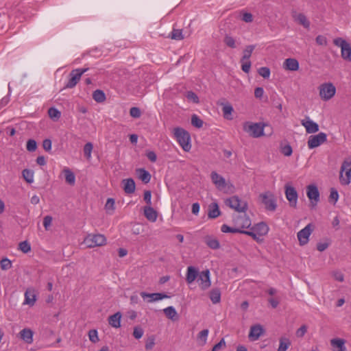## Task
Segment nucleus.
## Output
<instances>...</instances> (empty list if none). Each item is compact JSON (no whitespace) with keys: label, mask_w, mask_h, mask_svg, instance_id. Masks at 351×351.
Wrapping results in <instances>:
<instances>
[{"label":"nucleus","mask_w":351,"mask_h":351,"mask_svg":"<svg viewBox=\"0 0 351 351\" xmlns=\"http://www.w3.org/2000/svg\"><path fill=\"white\" fill-rule=\"evenodd\" d=\"M173 136L182 149L186 152L191 149V139L190 134L184 128L177 127L173 130Z\"/></svg>","instance_id":"f257e3e1"},{"label":"nucleus","mask_w":351,"mask_h":351,"mask_svg":"<svg viewBox=\"0 0 351 351\" xmlns=\"http://www.w3.org/2000/svg\"><path fill=\"white\" fill-rule=\"evenodd\" d=\"M210 178L215 187L220 191L227 194H231L234 192V186L232 184L230 181H226L222 176L217 172H211Z\"/></svg>","instance_id":"f03ea898"},{"label":"nucleus","mask_w":351,"mask_h":351,"mask_svg":"<svg viewBox=\"0 0 351 351\" xmlns=\"http://www.w3.org/2000/svg\"><path fill=\"white\" fill-rule=\"evenodd\" d=\"M269 230V228L265 223L259 222L251 226L245 234L251 237L256 241L261 243L263 241V237L268 234Z\"/></svg>","instance_id":"7ed1b4c3"},{"label":"nucleus","mask_w":351,"mask_h":351,"mask_svg":"<svg viewBox=\"0 0 351 351\" xmlns=\"http://www.w3.org/2000/svg\"><path fill=\"white\" fill-rule=\"evenodd\" d=\"M266 126L267 124L263 122L246 121L243 123V128L249 136L256 138L265 135L264 129Z\"/></svg>","instance_id":"20e7f679"},{"label":"nucleus","mask_w":351,"mask_h":351,"mask_svg":"<svg viewBox=\"0 0 351 351\" xmlns=\"http://www.w3.org/2000/svg\"><path fill=\"white\" fill-rule=\"evenodd\" d=\"M232 223L238 230L239 233L245 234L252 225L250 218L245 213H239L232 217Z\"/></svg>","instance_id":"39448f33"},{"label":"nucleus","mask_w":351,"mask_h":351,"mask_svg":"<svg viewBox=\"0 0 351 351\" xmlns=\"http://www.w3.org/2000/svg\"><path fill=\"white\" fill-rule=\"evenodd\" d=\"M333 44L341 49V57L345 61L351 62V44L343 38L337 37Z\"/></svg>","instance_id":"423d86ee"},{"label":"nucleus","mask_w":351,"mask_h":351,"mask_svg":"<svg viewBox=\"0 0 351 351\" xmlns=\"http://www.w3.org/2000/svg\"><path fill=\"white\" fill-rule=\"evenodd\" d=\"M106 238L101 234H88L84 239L83 243L88 248L100 247L106 245Z\"/></svg>","instance_id":"0eeeda50"},{"label":"nucleus","mask_w":351,"mask_h":351,"mask_svg":"<svg viewBox=\"0 0 351 351\" xmlns=\"http://www.w3.org/2000/svg\"><path fill=\"white\" fill-rule=\"evenodd\" d=\"M339 182L342 185H348L351 182V159L347 158L341 164L339 171Z\"/></svg>","instance_id":"6e6552de"},{"label":"nucleus","mask_w":351,"mask_h":351,"mask_svg":"<svg viewBox=\"0 0 351 351\" xmlns=\"http://www.w3.org/2000/svg\"><path fill=\"white\" fill-rule=\"evenodd\" d=\"M318 90L319 97L324 101L330 100L336 93V88L330 82L322 84L319 86Z\"/></svg>","instance_id":"1a4fd4ad"},{"label":"nucleus","mask_w":351,"mask_h":351,"mask_svg":"<svg viewBox=\"0 0 351 351\" xmlns=\"http://www.w3.org/2000/svg\"><path fill=\"white\" fill-rule=\"evenodd\" d=\"M226 206L235 210L239 213H245L247 208V203L241 200L237 196L230 197L225 200Z\"/></svg>","instance_id":"9d476101"},{"label":"nucleus","mask_w":351,"mask_h":351,"mask_svg":"<svg viewBox=\"0 0 351 351\" xmlns=\"http://www.w3.org/2000/svg\"><path fill=\"white\" fill-rule=\"evenodd\" d=\"M261 203L265 208L270 211H274L276 208V200L274 195L270 191H266L259 195Z\"/></svg>","instance_id":"9b49d317"},{"label":"nucleus","mask_w":351,"mask_h":351,"mask_svg":"<svg viewBox=\"0 0 351 351\" xmlns=\"http://www.w3.org/2000/svg\"><path fill=\"white\" fill-rule=\"evenodd\" d=\"M314 228L313 224L308 223L298 232L297 238L300 245L304 246L308 243L310 237L314 230Z\"/></svg>","instance_id":"f8f14e48"},{"label":"nucleus","mask_w":351,"mask_h":351,"mask_svg":"<svg viewBox=\"0 0 351 351\" xmlns=\"http://www.w3.org/2000/svg\"><path fill=\"white\" fill-rule=\"evenodd\" d=\"M327 141V134L324 132H319L317 134L311 135L307 141L308 149H313L323 145Z\"/></svg>","instance_id":"ddd939ff"},{"label":"nucleus","mask_w":351,"mask_h":351,"mask_svg":"<svg viewBox=\"0 0 351 351\" xmlns=\"http://www.w3.org/2000/svg\"><path fill=\"white\" fill-rule=\"evenodd\" d=\"M285 194L289 206L295 208L298 199V194L296 189L290 184H286L285 186Z\"/></svg>","instance_id":"4468645a"},{"label":"nucleus","mask_w":351,"mask_h":351,"mask_svg":"<svg viewBox=\"0 0 351 351\" xmlns=\"http://www.w3.org/2000/svg\"><path fill=\"white\" fill-rule=\"evenodd\" d=\"M88 68L76 69L72 70L69 74V79L65 85L67 88H72L76 86L80 80L82 75L88 71Z\"/></svg>","instance_id":"2eb2a0df"},{"label":"nucleus","mask_w":351,"mask_h":351,"mask_svg":"<svg viewBox=\"0 0 351 351\" xmlns=\"http://www.w3.org/2000/svg\"><path fill=\"white\" fill-rule=\"evenodd\" d=\"M306 195L310 201L311 206L315 207L319 201V192L317 187L314 184L307 186Z\"/></svg>","instance_id":"dca6fc26"},{"label":"nucleus","mask_w":351,"mask_h":351,"mask_svg":"<svg viewBox=\"0 0 351 351\" xmlns=\"http://www.w3.org/2000/svg\"><path fill=\"white\" fill-rule=\"evenodd\" d=\"M197 282L199 287L206 290L208 289L211 285V281L210 278V271L208 269L201 271L197 276Z\"/></svg>","instance_id":"f3484780"},{"label":"nucleus","mask_w":351,"mask_h":351,"mask_svg":"<svg viewBox=\"0 0 351 351\" xmlns=\"http://www.w3.org/2000/svg\"><path fill=\"white\" fill-rule=\"evenodd\" d=\"M140 295L144 300L149 303L170 298V296L167 295V294L162 293H148L143 291L141 292Z\"/></svg>","instance_id":"a211bd4d"},{"label":"nucleus","mask_w":351,"mask_h":351,"mask_svg":"<svg viewBox=\"0 0 351 351\" xmlns=\"http://www.w3.org/2000/svg\"><path fill=\"white\" fill-rule=\"evenodd\" d=\"M24 297L25 299L23 304L33 306L37 300L36 289L33 287L27 288L25 292Z\"/></svg>","instance_id":"6ab92c4d"},{"label":"nucleus","mask_w":351,"mask_h":351,"mask_svg":"<svg viewBox=\"0 0 351 351\" xmlns=\"http://www.w3.org/2000/svg\"><path fill=\"white\" fill-rule=\"evenodd\" d=\"M301 125L305 128L308 134H315L319 130V125L311 120L308 117H306L301 121Z\"/></svg>","instance_id":"aec40b11"},{"label":"nucleus","mask_w":351,"mask_h":351,"mask_svg":"<svg viewBox=\"0 0 351 351\" xmlns=\"http://www.w3.org/2000/svg\"><path fill=\"white\" fill-rule=\"evenodd\" d=\"M265 330L261 324H255L250 327L248 338L250 341L258 340L263 334Z\"/></svg>","instance_id":"412c9836"},{"label":"nucleus","mask_w":351,"mask_h":351,"mask_svg":"<svg viewBox=\"0 0 351 351\" xmlns=\"http://www.w3.org/2000/svg\"><path fill=\"white\" fill-rule=\"evenodd\" d=\"M346 341L342 338H333L330 339V343L332 351H348L346 346Z\"/></svg>","instance_id":"4be33fe9"},{"label":"nucleus","mask_w":351,"mask_h":351,"mask_svg":"<svg viewBox=\"0 0 351 351\" xmlns=\"http://www.w3.org/2000/svg\"><path fill=\"white\" fill-rule=\"evenodd\" d=\"M291 16L295 22L302 25L306 29L309 28L310 22L303 13L293 11L291 13Z\"/></svg>","instance_id":"5701e85b"},{"label":"nucleus","mask_w":351,"mask_h":351,"mask_svg":"<svg viewBox=\"0 0 351 351\" xmlns=\"http://www.w3.org/2000/svg\"><path fill=\"white\" fill-rule=\"evenodd\" d=\"M123 189L126 194L134 193L136 184L132 178L123 179L122 180Z\"/></svg>","instance_id":"b1692460"},{"label":"nucleus","mask_w":351,"mask_h":351,"mask_svg":"<svg viewBox=\"0 0 351 351\" xmlns=\"http://www.w3.org/2000/svg\"><path fill=\"white\" fill-rule=\"evenodd\" d=\"M299 67V62L295 58H287L283 62V68L287 71H296Z\"/></svg>","instance_id":"393cba45"},{"label":"nucleus","mask_w":351,"mask_h":351,"mask_svg":"<svg viewBox=\"0 0 351 351\" xmlns=\"http://www.w3.org/2000/svg\"><path fill=\"white\" fill-rule=\"evenodd\" d=\"M221 215L217 203L213 202L208 206V217L210 219H215Z\"/></svg>","instance_id":"a878e982"},{"label":"nucleus","mask_w":351,"mask_h":351,"mask_svg":"<svg viewBox=\"0 0 351 351\" xmlns=\"http://www.w3.org/2000/svg\"><path fill=\"white\" fill-rule=\"evenodd\" d=\"M62 173L64 176L66 182L71 186H73L75 183V176L73 171L69 167H64Z\"/></svg>","instance_id":"bb28decb"},{"label":"nucleus","mask_w":351,"mask_h":351,"mask_svg":"<svg viewBox=\"0 0 351 351\" xmlns=\"http://www.w3.org/2000/svg\"><path fill=\"white\" fill-rule=\"evenodd\" d=\"M144 215L147 219L151 222H155L158 217L157 212L151 206L144 208Z\"/></svg>","instance_id":"cd10ccee"},{"label":"nucleus","mask_w":351,"mask_h":351,"mask_svg":"<svg viewBox=\"0 0 351 351\" xmlns=\"http://www.w3.org/2000/svg\"><path fill=\"white\" fill-rule=\"evenodd\" d=\"M165 316L172 322L178 321L179 319L178 314L173 306H168L163 309Z\"/></svg>","instance_id":"c85d7f7f"},{"label":"nucleus","mask_w":351,"mask_h":351,"mask_svg":"<svg viewBox=\"0 0 351 351\" xmlns=\"http://www.w3.org/2000/svg\"><path fill=\"white\" fill-rule=\"evenodd\" d=\"M121 314L120 312H117L109 317L108 323L112 327L119 328L121 327Z\"/></svg>","instance_id":"c756f323"},{"label":"nucleus","mask_w":351,"mask_h":351,"mask_svg":"<svg viewBox=\"0 0 351 351\" xmlns=\"http://www.w3.org/2000/svg\"><path fill=\"white\" fill-rule=\"evenodd\" d=\"M33 331L29 328H24L20 332V337L27 343L33 342Z\"/></svg>","instance_id":"7c9ffc66"},{"label":"nucleus","mask_w":351,"mask_h":351,"mask_svg":"<svg viewBox=\"0 0 351 351\" xmlns=\"http://www.w3.org/2000/svg\"><path fill=\"white\" fill-rule=\"evenodd\" d=\"M234 109L231 104L226 103L222 104V112L223 117L227 120H232V112Z\"/></svg>","instance_id":"2f4dec72"},{"label":"nucleus","mask_w":351,"mask_h":351,"mask_svg":"<svg viewBox=\"0 0 351 351\" xmlns=\"http://www.w3.org/2000/svg\"><path fill=\"white\" fill-rule=\"evenodd\" d=\"M198 275V271L194 267H188L186 278V282L189 284H191L197 278Z\"/></svg>","instance_id":"473e14b6"},{"label":"nucleus","mask_w":351,"mask_h":351,"mask_svg":"<svg viewBox=\"0 0 351 351\" xmlns=\"http://www.w3.org/2000/svg\"><path fill=\"white\" fill-rule=\"evenodd\" d=\"M138 178L144 183H148L151 180L150 173L144 169L139 168L136 170Z\"/></svg>","instance_id":"72a5a7b5"},{"label":"nucleus","mask_w":351,"mask_h":351,"mask_svg":"<svg viewBox=\"0 0 351 351\" xmlns=\"http://www.w3.org/2000/svg\"><path fill=\"white\" fill-rule=\"evenodd\" d=\"M206 244L213 250H217L220 247V243L218 239L211 236H207L205 238Z\"/></svg>","instance_id":"f704fd0d"},{"label":"nucleus","mask_w":351,"mask_h":351,"mask_svg":"<svg viewBox=\"0 0 351 351\" xmlns=\"http://www.w3.org/2000/svg\"><path fill=\"white\" fill-rule=\"evenodd\" d=\"M209 334L208 329L201 330L197 335V341L199 346H204L207 343V339Z\"/></svg>","instance_id":"c9c22d12"},{"label":"nucleus","mask_w":351,"mask_h":351,"mask_svg":"<svg viewBox=\"0 0 351 351\" xmlns=\"http://www.w3.org/2000/svg\"><path fill=\"white\" fill-rule=\"evenodd\" d=\"M22 176L23 179L29 184H32L34 181V172L31 169H23L22 171Z\"/></svg>","instance_id":"e433bc0d"},{"label":"nucleus","mask_w":351,"mask_h":351,"mask_svg":"<svg viewBox=\"0 0 351 351\" xmlns=\"http://www.w3.org/2000/svg\"><path fill=\"white\" fill-rule=\"evenodd\" d=\"M291 346V341L287 337H282L279 340L278 351H287Z\"/></svg>","instance_id":"4c0bfd02"},{"label":"nucleus","mask_w":351,"mask_h":351,"mask_svg":"<svg viewBox=\"0 0 351 351\" xmlns=\"http://www.w3.org/2000/svg\"><path fill=\"white\" fill-rule=\"evenodd\" d=\"M254 49H255L254 45H250L246 46V47L245 48V49L243 51V56H242L241 60L250 61V58L252 53L253 51L254 50Z\"/></svg>","instance_id":"58836bf2"},{"label":"nucleus","mask_w":351,"mask_h":351,"mask_svg":"<svg viewBox=\"0 0 351 351\" xmlns=\"http://www.w3.org/2000/svg\"><path fill=\"white\" fill-rule=\"evenodd\" d=\"M223 43L227 47L231 49H235L237 47L236 39L230 35L227 34L224 36Z\"/></svg>","instance_id":"ea45409f"},{"label":"nucleus","mask_w":351,"mask_h":351,"mask_svg":"<svg viewBox=\"0 0 351 351\" xmlns=\"http://www.w3.org/2000/svg\"><path fill=\"white\" fill-rule=\"evenodd\" d=\"M105 210L108 215H112L115 210V202L112 198H108L105 204Z\"/></svg>","instance_id":"a19ab883"},{"label":"nucleus","mask_w":351,"mask_h":351,"mask_svg":"<svg viewBox=\"0 0 351 351\" xmlns=\"http://www.w3.org/2000/svg\"><path fill=\"white\" fill-rule=\"evenodd\" d=\"M169 38L176 40H181L184 39L182 30L178 29H173L172 32L169 34Z\"/></svg>","instance_id":"79ce46f5"},{"label":"nucleus","mask_w":351,"mask_h":351,"mask_svg":"<svg viewBox=\"0 0 351 351\" xmlns=\"http://www.w3.org/2000/svg\"><path fill=\"white\" fill-rule=\"evenodd\" d=\"M93 99L99 103H101L106 100V95L101 90H96L93 93Z\"/></svg>","instance_id":"37998d69"},{"label":"nucleus","mask_w":351,"mask_h":351,"mask_svg":"<svg viewBox=\"0 0 351 351\" xmlns=\"http://www.w3.org/2000/svg\"><path fill=\"white\" fill-rule=\"evenodd\" d=\"M18 250L24 254H27L32 250L31 245L27 241H21L18 245Z\"/></svg>","instance_id":"c03bdc74"},{"label":"nucleus","mask_w":351,"mask_h":351,"mask_svg":"<svg viewBox=\"0 0 351 351\" xmlns=\"http://www.w3.org/2000/svg\"><path fill=\"white\" fill-rule=\"evenodd\" d=\"M48 115L51 119L56 121L60 117L61 112L57 108L52 107L48 110Z\"/></svg>","instance_id":"a18cd8bd"},{"label":"nucleus","mask_w":351,"mask_h":351,"mask_svg":"<svg viewBox=\"0 0 351 351\" xmlns=\"http://www.w3.org/2000/svg\"><path fill=\"white\" fill-rule=\"evenodd\" d=\"M210 298L213 304H217L220 302L221 294L219 290L214 289L210 293Z\"/></svg>","instance_id":"49530a36"},{"label":"nucleus","mask_w":351,"mask_h":351,"mask_svg":"<svg viewBox=\"0 0 351 351\" xmlns=\"http://www.w3.org/2000/svg\"><path fill=\"white\" fill-rule=\"evenodd\" d=\"M191 124L197 128H201L204 125V121L197 115L193 114L191 117Z\"/></svg>","instance_id":"de8ad7c7"},{"label":"nucleus","mask_w":351,"mask_h":351,"mask_svg":"<svg viewBox=\"0 0 351 351\" xmlns=\"http://www.w3.org/2000/svg\"><path fill=\"white\" fill-rule=\"evenodd\" d=\"M93 148V146L91 143H86L84 147V156L88 160H90L91 158Z\"/></svg>","instance_id":"09e8293b"},{"label":"nucleus","mask_w":351,"mask_h":351,"mask_svg":"<svg viewBox=\"0 0 351 351\" xmlns=\"http://www.w3.org/2000/svg\"><path fill=\"white\" fill-rule=\"evenodd\" d=\"M221 230L222 232H224V233H228V232L239 233L238 230L237 229V228L235 227V226L234 224H233L232 227H230L226 224H223L221 227Z\"/></svg>","instance_id":"8fccbe9b"},{"label":"nucleus","mask_w":351,"mask_h":351,"mask_svg":"<svg viewBox=\"0 0 351 351\" xmlns=\"http://www.w3.org/2000/svg\"><path fill=\"white\" fill-rule=\"evenodd\" d=\"M88 338L90 341L93 343H97L99 341V339L98 337V332L96 330H90L88 332Z\"/></svg>","instance_id":"3c124183"},{"label":"nucleus","mask_w":351,"mask_h":351,"mask_svg":"<svg viewBox=\"0 0 351 351\" xmlns=\"http://www.w3.org/2000/svg\"><path fill=\"white\" fill-rule=\"evenodd\" d=\"M258 74L264 78H269L270 76V69L268 67H261L258 71Z\"/></svg>","instance_id":"603ef678"},{"label":"nucleus","mask_w":351,"mask_h":351,"mask_svg":"<svg viewBox=\"0 0 351 351\" xmlns=\"http://www.w3.org/2000/svg\"><path fill=\"white\" fill-rule=\"evenodd\" d=\"M186 97L189 101H192L193 103H199V98L197 95L192 91L187 92L186 94Z\"/></svg>","instance_id":"864d4df0"},{"label":"nucleus","mask_w":351,"mask_h":351,"mask_svg":"<svg viewBox=\"0 0 351 351\" xmlns=\"http://www.w3.org/2000/svg\"><path fill=\"white\" fill-rule=\"evenodd\" d=\"M0 266H1V269L7 270V269L11 268L12 263L8 258H5L1 261Z\"/></svg>","instance_id":"5fc2aeb1"},{"label":"nucleus","mask_w":351,"mask_h":351,"mask_svg":"<svg viewBox=\"0 0 351 351\" xmlns=\"http://www.w3.org/2000/svg\"><path fill=\"white\" fill-rule=\"evenodd\" d=\"M36 148H37V143H36V141H34L33 139H29L27 141V145H26V149H27V151L34 152V151H36Z\"/></svg>","instance_id":"6e6d98bb"},{"label":"nucleus","mask_w":351,"mask_h":351,"mask_svg":"<svg viewBox=\"0 0 351 351\" xmlns=\"http://www.w3.org/2000/svg\"><path fill=\"white\" fill-rule=\"evenodd\" d=\"M339 199V194L337 190L332 189L329 196V201L335 204Z\"/></svg>","instance_id":"4d7b16f0"},{"label":"nucleus","mask_w":351,"mask_h":351,"mask_svg":"<svg viewBox=\"0 0 351 351\" xmlns=\"http://www.w3.org/2000/svg\"><path fill=\"white\" fill-rule=\"evenodd\" d=\"M316 43L320 46H326L328 44L327 38L323 35H319L315 38Z\"/></svg>","instance_id":"13d9d810"},{"label":"nucleus","mask_w":351,"mask_h":351,"mask_svg":"<svg viewBox=\"0 0 351 351\" xmlns=\"http://www.w3.org/2000/svg\"><path fill=\"white\" fill-rule=\"evenodd\" d=\"M143 334H144V331L141 327H139V326L134 327V331H133V336L136 339H141L143 337Z\"/></svg>","instance_id":"bf43d9fd"},{"label":"nucleus","mask_w":351,"mask_h":351,"mask_svg":"<svg viewBox=\"0 0 351 351\" xmlns=\"http://www.w3.org/2000/svg\"><path fill=\"white\" fill-rule=\"evenodd\" d=\"M241 69L245 73H248L250 71L251 68V62L250 61H243L241 60Z\"/></svg>","instance_id":"052dcab7"},{"label":"nucleus","mask_w":351,"mask_h":351,"mask_svg":"<svg viewBox=\"0 0 351 351\" xmlns=\"http://www.w3.org/2000/svg\"><path fill=\"white\" fill-rule=\"evenodd\" d=\"M52 217L49 215L45 216L43 219V226L45 230H49L52 223Z\"/></svg>","instance_id":"680f3d73"},{"label":"nucleus","mask_w":351,"mask_h":351,"mask_svg":"<svg viewBox=\"0 0 351 351\" xmlns=\"http://www.w3.org/2000/svg\"><path fill=\"white\" fill-rule=\"evenodd\" d=\"M130 114L134 118H138L141 116V111L138 108L132 107L130 110Z\"/></svg>","instance_id":"e2e57ef3"},{"label":"nucleus","mask_w":351,"mask_h":351,"mask_svg":"<svg viewBox=\"0 0 351 351\" xmlns=\"http://www.w3.org/2000/svg\"><path fill=\"white\" fill-rule=\"evenodd\" d=\"M281 152L283 155L286 156H289L292 154L293 150L290 145H287L282 147Z\"/></svg>","instance_id":"0e129e2a"},{"label":"nucleus","mask_w":351,"mask_h":351,"mask_svg":"<svg viewBox=\"0 0 351 351\" xmlns=\"http://www.w3.org/2000/svg\"><path fill=\"white\" fill-rule=\"evenodd\" d=\"M241 19L245 23H251L253 21V16L251 13L243 12L242 14Z\"/></svg>","instance_id":"69168bd1"},{"label":"nucleus","mask_w":351,"mask_h":351,"mask_svg":"<svg viewBox=\"0 0 351 351\" xmlns=\"http://www.w3.org/2000/svg\"><path fill=\"white\" fill-rule=\"evenodd\" d=\"M332 276L333 278L339 281V282H343V280H344V276L343 274H342V272L339 271H333L332 272Z\"/></svg>","instance_id":"338daca9"},{"label":"nucleus","mask_w":351,"mask_h":351,"mask_svg":"<svg viewBox=\"0 0 351 351\" xmlns=\"http://www.w3.org/2000/svg\"><path fill=\"white\" fill-rule=\"evenodd\" d=\"M225 346H226V341L223 339H222L220 340V341L219 343H217V344H215L213 346L211 351H217Z\"/></svg>","instance_id":"774afa93"}]
</instances>
